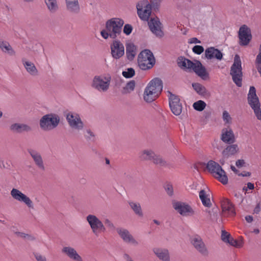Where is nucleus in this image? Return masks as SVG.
Returning a JSON list of instances; mask_svg holds the SVG:
<instances>
[{"label":"nucleus","instance_id":"nucleus-54","mask_svg":"<svg viewBox=\"0 0 261 261\" xmlns=\"http://www.w3.org/2000/svg\"><path fill=\"white\" fill-rule=\"evenodd\" d=\"M35 257L37 261H46V257L39 253L35 254Z\"/></svg>","mask_w":261,"mask_h":261},{"label":"nucleus","instance_id":"nucleus-13","mask_svg":"<svg viewBox=\"0 0 261 261\" xmlns=\"http://www.w3.org/2000/svg\"><path fill=\"white\" fill-rule=\"evenodd\" d=\"M66 118L69 126L72 128L79 130H82L83 128L84 123L78 114L69 112L66 114Z\"/></svg>","mask_w":261,"mask_h":261},{"label":"nucleus","instance_id":"nucleus-3","mask_svg":"<svg viewBox=\"0 0 261 261\" xmlns=\"http://www.w3.org/2000/svg\"><path fill=\"white\" fill-rule=\"evenodd\" d=\"M229 74L236 86L238 87H242L243 76V69L241 60L238 55L234 56L233 63L230 67Z\"/></svg>","mask_w":261,"mask_h":261},{"label":"nucleus","instance_id":"nucleus-22","mask_svg":"<svg viewBox=\"0 0 261 261\" xmlns=\"http://www.w3.org/2000/svg\"><path fill=\"white\" fill-rule=\"evenodd\" d=\"M145 89L152 91L159 95L163 89L162 81L159 78H154L149 83Z\"/></svg>","mask_w":261,"mask_h":261},{"label":"nucleus","instance_id":"nucleus-9","mask_svg":"<svg viewBox=\"0 0 261 261\" xmlns=\"http://www.w3.org/2000/svg\"><path fill=\"white\" fill-rule=\"evenodd\" d=\"M137 14L140 18L144 21H148L151 13V5L147 0L139 2L136 6Z\"/></svg>","mask_w":261,"mask_h":261},{"label":"nucleus","instance_id":"nucleus-40","mask_svg":"<svg viewBox=\"0 0 261 261\" xmlns=\"http://www.w3.org/2000/svg\"><path fill=\"white\" fill-rule=\"evenodd\" d=\"M255 63L257 71L259 73L261 77V44L259 45L258 48V54L256 56Z\"/></svg>","mask_w":261,"mask_h":261},{"label":"nucleus","instance_id":"nucleus-25","mask_svg":"<svg viewBox=\"0 0 261 261\" xmlns=\"http://www.w3.org/2000/svg\"><path fill=\"white\" fill-rule=\"evenodd\" d=\"M10 129L14 133L21 134L24 132H29L31 131L32 128L26 124L14 123L10 126Z\"/></svg>","mask_w":261,"mask_h":261},{"label":"nucleus","instance_id":"nucleus-4","mask_svg":"<svg viewBox=\"0 0 261 261\" xmlns=\"http://www.w3.org/2000/svg\"><path fill=\"white\" fill-rule=\"evenodd\" d=\"M155 63V58L149 49H144L138 55V64L141 69L143 70L150 69Z\"/></svg>","mask_w":261,"mask_h":261},{"label":"nucleus","instance_id":"nucleus-34","mask_svg":"<svg viewBox=\"0 0 261 261\" xmlns=\"http://www.w3.org/2000/svg\"><path fill=\"white\" fill-rule=\"evenodd\" d=\"M158 96L159 95L156 94L154 92L145 89L144 92V99L147 102H152L158 97Z\"/></svg>","mask_w":261,"mask_h":261},{"label":"nucleus","instance_id":"nucleus-60","mask_svg":"<svg viewBox=\"0 0 261 261\" xmlns=\"http://www.w3.org/2000/svg\"><path fill=\"white\" fill-rule=\"evenodd\" d=\"M245 220L248 223H251L253 221V217L251 216L248 215L245 217Z\"/></svg>","mask_w":261,"mask_h":261},{"label":"nucleus","instance_id":"nucleus-28","mask_svg":"<svg viewBox=\"0 0 261 261\" xmlns=\"http://www.w3.org/2000/svg\"><path fill=\"white\" fill-rule=\"evenodd\" d=\"M221 207L223 212L229 215L233 216L236 215L234 205L228 199L225 198L222 201Z\"/></svg>","mask_w":261,"mask_h":261},{"label":"nucleus","instance_id":"nucleus-55","mask_svg":"<svg viewBox=\"0 0 261 261\" xmlns=\"http://www.w3.org/2000/svg\"><path fill=\"white\" fill-rule=\"evenodd\" d=\"M105 224L109 228H111V229H114L115 228V226L113 224V223L110 221L109 220V219H107L105 221Z\"/></svg>","mask_w":261,"mask_h":261},{"label":"nucleus","instance_id":"nucleus-38","mask_svg":"<svg viewBox=\"0 0 261 261\" xmlns=\"http://www.w3.org/2000/svg\"><path fill=\"white\" fill-rule=\"evenodd\" d=\"M47 8L51 13H55L58 9L57 0H45Z\"/></svg>","mask_w":261,"mask_h":261},{"label":"nucleus","instance_id":"nucleus-32","mask_svg":"<svg viewBox=\"0 0 261 261\" xmlns=\"http://www.w3.org/2000/svg\"><path fill=\"white\" fill-rule=\"evenodd\" d=\"M22 61L26 70L32 76H36L38 75V70L33 63L24 61V60H22Z\"/></svg>","mask_w":261,"mask_h":261},{"label":"nucleus","instance_id":"nucleus-52","mask_svg":"<svg viewBox=\"0 0 261 261\" xmlns=\"http://www.w3.org/2000/svg\"><path fill=\"white\" fill-rule=\"evenodd\" d=\"M162 0H150V4L153 8H158L159 7Z\"/></svg>","mask_w":261,"mask_h":261},{"label":"nucleus","instance_id":"nucleus-51","mask_svg":"<svg viewBox=\"0 0 261 261\" xmlns=\"http://www.w3.org/2000/svg\"><path fill=\"white\" fill-rule=\"evenodd\" d=\"M165 188V190H166V192L169 196H171L173 195V189L172 186L171 185H170V184L167 185Z\"/></svg>","mask_w":261,"mask_h":261},{"label":"nucleus","instance_id":"nucleus-47","mask_svg":"<svg viewBox=\"0 0 261 261\" xmlns=\"http://www.w3.org/2000/svg\"><path fill=\"white\" fill-rule=\"evenodd\" d=\"M192 50L195 54L200 55L203 52L204 48L202 46L197 45L193 47Z\"/></svg>","mask_w":261,"mask_h":261},{"label":"nucleus","instance_id":"nucleus-53","mask_svg":"<svg viewBox=\"0 0 261 261\" xmlns=\"http://www.w3.org/2000/svg\"><path fill=\"white\" fill-rule=\"evenodd\" d=\"M245 162L243 159L238 160L236 162V165L238 168H241L245 166Z\"/></svg>","mask_w":261,"mask_h":261},{"label":"nucleus","instance_id":"nucleus-16","mask_svg":"<svg viewBox=\"0 0 261 261\" xmlns=\"http://www.w3.org/2000/svg\"><path fill=\"white\" fill-rule=\"evenodd\" d=\"M148 24L150 31L156 37L162 38L164 33L162 30V24L158 17L151 18L148 22Z\"/></svg>","mask_w":261,"mask_h":261},{"label":"nucleus","instance_id":"nucleus-46","mask_svg":"<svg viewBox=\"0 0 261 261\" xmlns=\"http://www.w3.org/2000/svg\"><path fill=\"white\" fill-rule=\"evenodd\" d=\"M230 237L231 236L229 233L225 230H222L221 239L223 242L225 243L229 242Z\"/></svg>","mask_w":261,"mask_h":261},{"label":"nucleus","instance_id":"nucleus-27","mask_svg":"<svg viewBox=\"0 0 261 261\" xmlns=\"http://www.w3.org/2000/svg\"><path fill=\"white\" fill-rule=\"evenodd\" d=\"M153 252L162 261H170V257L168 249L165 248H154Z\"/></svg>","mask_w":261,"mask_h":261},{"label":"nucleus","instance_id":"nucleus-64","mask_svg":"<svg viewBox=\"0 0 261 261\" xmlns=\"http://www.w3.org/2000/svg\"><path fill=\"white\" fill-rule=\"evenodd\" d=\"M230 169L232 171H233L235 173H237L238 174L239 171L236 169V168L233 166V165L230 166Z\"/></svg>","mask_w":261,"mask_h":261},{"label":"nucleus","instance_id":"nucleus-2","mask_svg":"<svg viewBox=\"0 0 261 261\" xmlns=\"http://www.w3.org/2000/svg\"><path fill=\"white\" fill-rule=\"evenodd\" d=\"M178 65L182 69L186 71H194L197 75L202 80H205L208 78L209 74L206 70L205 67L202 66L200 61H197L196 63L189 59L181 57L178 59Z\"/></svg>","mask_w":261,"mask_h":261},{"label":"nucleus","instance_id":"nucleus-49","mask_svg":"<svg viewBox=\"0 0 261 261\" xmlns=\"http://www.w3.org/2000/svg\"><path fill=\"white\" fill-rule=\"evenodd\" d=\"M133 31V27L129 24H126L123 28V33L126 35H129L131 34Z\"/></svg>","mask_w":261,"mask_h":261},{"label":"nucleus","instance_id":"nucleus-35","mask_svg":"<svg viewBox=\"0 0 261 261\" xmlns=\"http://www.w3.org/2000/svg\"><path fill=\"white\" fill-rule=\"evenodd\" d=\"M192 87L199 95L201 96H205L207 95V91L206 88L201 84L198 83H193Z\"/></svg>","mask_w":261,"mask_h":261},{"label":"nucleus","instance_id":"nucleus-39","mask_svg":"<svg viewBox=\"0 0 261 261\" xmlns=\"http://www.w3.org/2000/svg\"><path fill=\"white\" fill-rule=\"evenodd\" d=\"M155 153L150 150H144L140 155V158L143 160H152Z\"/></svg>","mask_w":261,"mask_h":261},{"label":"nucleus","instance_id":"nucleus-18","mask_svg":"<svg viewBox=\"0 0 261 261\" xmlns=\"http://www.w3.org/2000/svg\"><path fill=\"white\" fill-rule=\"evenodd\" d=\"M111 51L114 59H120L124 55L123 44L119 40H114L111 45Z\"/></svg>","mask_w":261,"mask_h":261},{"label":"nucleus","instance_id":"nucleus-6","mask_svg":"<svg viewBox=\"0 0 261 261\" xmlns=\"http://www.w3.org/2000/svg\"><path fill=\"white\" fill-rule=\"evenodd\" d=\"M247 101L249 105L253 110L257 119L261 120V109L259 98L256 93V89L254 86H251L247 95Z\"/></svg>","mask_w":261,"mask_h":261},{"label":"nucleus","instance_id":"nucleus-45","mask_svg":"<svg viewBox=\"0 0 261 261\" xmlns=\"http://www.w3.org/2000/svg\"><path fill=\"white\" fill-rule=\"evenodd\" d=\"M135 85L136 83L134 80L130 81L126 84L125 87L124 88V90L127 92H130L134 90Z\"/></svg>","mask_w":261,"mask_h":261},{"label":"nucleus","instance_id":"nucleus-15","mask_svg":"<svg viewBox=\"0 0 261 261\" xmlns=\"http://www.w3.org/2000/svg\"><path fill=\"white\" fill-rule=\"evenodd\" d=\"M169 106L172 112L176 116L179 115L182 111V105L177 96L168 91Z\"/></svg>","mask_w":261,"mask_h":261},{"label":"nucleus","instance_id":"nucleus-23","mask_svg":"<svg viewBox=\"0 0 261 261\" xmlns=\"http://www.w3.org/2000/svg\"><path fill=\"white\" fill-rule=\"evenodd\" d=\"M221 139L226 143L231 144L233 143L235 141L234 133L231 128H223L222 130Z\"/></svg>","mask_w":261,"mask_h":261},{"label":"nucleus","instance_id":"nucleus-10","mask_svg":"<svg viewBox=\"0 0 261 261\" xmlns=\"http://www.w3.org/2000/svg\"><path fill=\"white\" fill-rule=\"evenodd\" d=\"M86 220L95 236H98L100 232L106 230L104 225L96 216L89 215L87 216Z\"/></svg>","mask_w":261,"mask_h":261},{"label":"nucleus","instance_id":"nucleus-19","mask_svg":"<svg viewBox=\"0 0 261 261\" xmlns=\"http://www.w3.org/2000/svg\"><path fill=\"white\" fill-rule=\"evenodd\" d=\"M116 231L125 243L134 245H138V241L135 239L127 229L123 228H117Z\"/></svg>","mask_w":261,"mask_h":261},{"label":"nucleus","instance_id":"nucleus-7","mask_svg":"<svg viewBox=\"0 0 261 261\" xmlns=\"http://www.w3.org/2000/svg\"><path fill=\"white\" fill-rule=\"evenodd\" d=\"M60 117L56 114H49L43 116L40 120V126L44 131L55 128L59 124Z\"/></svg>","mask_w":261,"mask_h":261},{"label":"nucleus","instance_id":"nucleus-63","mask_svg":"<svg viewBox=\"0 0 261 261\" xmlns=\"http://www.w3.org/2000/svg\"><path fill=\"white\" fill-rule=\"evenodd\" d=\"M228 158H224V156H222V159H221L220 160H219V162L222 165H223L225 163V160L226 159H227Z\"/></svg>","mask_w":261,"mask_h":261},{"label":"nucleus","instance_id":"nucleus-36","mask_svg":"<svg viewBox=\"0 0 261 261\" xmlns=\"http://www.w3.org/2000/svg\"><path fill=\"white\" fill-rule=\"evenodd\" d=\"M128 204L131 207V208L133 210L134 213L138 216L140 217H142L143 215L142 210L141 208V205L139 203L135 202L133 201H129Z\"/></svg>","mask_w":261,"mask_h":261},{"label":"nucleus","instance_id":"nucleus-14","mask_svg":"<svg viewBox=\"0 0 261 261\" xmlns=\"http://www.w3.org/2000/svg\"><path fill=\"white\" fill-rule=\"evenodd\" d=\"M238 36L241 46L248 45L252 38L250 29L245 24L240 28Z\"/></svg>","mask_w":261,"mask_h":261},{"label":"nucleus","instance_id":"nucleus-26","mask_svg":"<svg viewBox=\"0 0 261 261\" xmlns=\"http://www.w3.org/2000/svg\"><path fill=\"white\" fill-rule=\"evenodd\" d=\"M205 56L207 59H212L216 58L218 60H222L223 54L221 51L214 47H210L206 49L205 51Z\"/></svg>","mask_w":261,"mask_h":261},{"label":"nucleus","instance_id":"nucleus-17","mask_svg":"<svg viewBox=\"0 0 261 261\" xmlns=\"http://www.w3.org/2000/svg\"><path fill=\"white\" fill-rule=\"evenodd\" d=\"M12 197L18 201L23 202L29 208H33V201L31 199L17 189L13 188L11 191Z\"/></svg>","mask_w":261,"mask_h":261},{"label":"nucleus","instance_id":"nucleus-8","mask_svg":"<svg viewBox=\"0 0 261 261\" xmlns=\"http://www.w3.org/2000/svg\"><path fill=\"white\" fill-rule=\"evenodd\" d=\"M111 76H95L91 83V87L100 92H106L109 88Z\"/></svg>","mask_w":261,"mask_h":261},{"label":"nucleus","instance_id":"nucleus-37","mask_svg":"<svg viewBox=\"0 0 261 261\" xmlns=\"http://www.w3.org/2000/svg\"><path fill=\"white\" fill-rule=\"evenodd\" d=\"M199 198L204 206L208 207H211L212 203L210 199L207 197L205 191L204 190H201L199 192Z\"/></svg>","mask_w":261,"mask_h":261},{"label":"nucleus","instance_id":"nucleus-21","mask_svg":"<svg viewBox=\"0 0 261 261\" xmlns=\"http://www.w3.org/2000/svg\"><path fill=\"white\" fill-rule=\"evenodd\" d=\"M145 89L152 91L159 95L163 89L162 81L159 78H154L149 83Z\"/></svg>","mask_w":261,"mask_h":261},{"label":"nucleus","instance_id":"nucleus-43","mask_svg":"<svg viewBox=\"0 0 261 261\" xmlns=\"http://www.w3.org/2000/svg\"><path fill=\"white\" fill-rule=\"evenodd\" d=\"M84 137L88 141L93 142L95 140V135L90 129L86 130Z\"/></svg>","mask_w":261,"mask_h":261},{"label":"nucleus","instance_id":"nucleus-12","mask_svg":"<svg viewBox=\"0 0 261 261\" xmlns=\"http://www.w3.org/2000/svg\"><path fill=\"white\" fill-rule=\"evenodd\" d=\"M190 242L194 248L202 255L208 256L209 252L208 249L201 237L196 234L190 238Z\"/></svg>","mask_w":261,"mask_h":261},{"label":"nucleus","instance_id":"nucleus-31","mask_svg":"<svg viewBox=\"0 0 261 261\" xmlns=\"http://www.w3.org/2000/svg\"><path fill=\"white\" fill-rule=\"evenodd\" d=\"M137 47L133 43H129L126 45V55L129 61L134 60L136 55Z\"/></svg>","mask_w":261,"mask_h":261},{"label":"nucleus","instance_id":"nucleus-58","mask_svg":"<svg viewBox=\"0 0 261 261\" xmlns=\"http://www.w3.org/2000/svg\"><path fill=\"white\" fill-rule=\"evenodd\" d=\"M15 233L18 237H20V238H24L25 239V237H26V234L27 233H25L24 232H19V231H17V232H15Z\"/></svg>","mask_w":261,"mask_h":261},{"label":"nucleus","instance_id":"nucleus-44","mask_svg":"<svg viewBox=\"0 0 261 261\" xmlns=\"http://www.w3.org/2000/svg\"><path fill=\"white\" fill-rule=\"evenodd\" d=\"M135 74V70L133 68H128L126 71H122V74L125 78L132 77Z\"/></svg>","mask_w":261,"mask_h":261},{"label":"nucleus","instance_id":"nucleus-61","mask_svg":"<svg viewBox=\"0 0 261 261\" xmlns=\"http://www.w3.org/2000/svg\"><path fill=\"white\" fill-rule=\"evenodd\" d=\"M247 188L248 189H249V190H253L254 189V185L253 183L252 182H248L247 184Z\"/></svg>","mask_w":261,"mask_h":261},{"label":"nucleus","instance_id":"nucleus-30","mask_svg":"<svg viewBox=\"0 0 261 261\" xmlns=\"http://www.w3.org/2000/svg\"><path fill=\"white\" fill-rule=\"evenodd\" d=\"M239 151L237 144H231L227 146L222 152V155L225 158H229L234 155Z\"/></svg>","mask_w":261,"mask_h":261},{"label":"nucleus","instance_id":"nucleus-24","mask_svg":"<svg viewBox=\"0 0 261 261\" xmlns=\"http://www.w3.org/2000/svg\"><path fill=\"white\" fill-rule=\"evenodd\" d=\"M62 252L73 260L83 261L82 257L77 253L75 249L71 247H64L62 249Z\"/></svg>","mask_w":261,"mask_h":261},{"label":"nucleus","instance_id":"nucleus-42","mask_svg":"<svg viewBox=\"0 0 261 261\" xmlns=\"http://www.w3.org/2000/svg\"><path fill=\"white\" fill-rule=\"evenodd\" d=\"M152 161L154 164L160 166H165L166 165V162L160 155L155 154Z\"/></svg>","mask_w":261,"mask_h":261},{"label":"nucleus","instance_id":"nucleus-33","mask_svg":"<svg viewBox=\"0 0 261 261\" xmlns=\"http://www.w3.org/2000/svg\"><path fill=\"white\" fill-rule=\"evenodd\" d=\"M0 48L5 53H7L9 55L13 56L15 54V51L13 50L9 42L0 39Z\"/></svg>","mask_w":261,"mask_h":261},{"label":"nucleus","instance_id":"nucleus-57","mask_svg":"<svg viewBox=\"0 0 261 261\" xmlns=\"http://www.w3.org/2000/svg\"><path fill=\"white\" fill-rule=\"evenodd\" d=\"M200 41L197 38L193 37L190 39L189 43H200Z\"/></svg>","mask_w":261,"mask_h":261},{"label":"nucleus","instance_id":"nucleus-59","mask_svg":"<svg viewBox=\"0 0 261 261\" xmlns=\"http://www.w3.org/2000/svg\"><path fill=\"white\" fill-rule=\"evenodd\" d=\"M260 211V204H259V203H258L255 207V208L253 210V212H254V213L258 214Z\"/></svg>","mask_w":261,"mask_h":261},{"label":"nucleus","instance_id":"nucleus-48","mask_svg":"<svg viewBox=\"0 0 261 261\" xmlns=\"http://www.w3.org/2000/svg\"><path fill=\"white\" fill-rule=\"evenodd\" d=\"M222 118L223 121L226 123H229L231 120V118L230 115L229 114L228 112L226 111H223Z\"/></svg>","mask_w":261,"mask_h":261},{"label":"nucleus","instance_id":"nucleus-56","mask_svg":"<svg viewBox=\"0 0 261 261\" xmlns=\"http://www.w3.org/2000/svg\"><path fill=\"white\" fill-rule=\"evenodd\" d=\"M251 175V172H247V171H244L242 173H238L239 176H243V177H249V176H250Z\"/></svg>","mask_w":261,"mask_h":261},{"label":"nucleus","instance_id":"nucleus-1","mask_svg":"<svg viewBox=\"0 0 261 261\" xmlns=\"http://www.w3.org/2000/svg\"><path fill=\"white\" fill-rule=\"evenodd\" d=\"M123 24L124 21L121 18H111L106 21L105 29L101 31L100 34L105 39L109 37L115 39L121 33Z\"/></svg>","mask_w":261,"mask_h":261},{"label":"nucleus","instance_id":"nucleus-62","mask_svg":"<svg viewBox=\"0 0 261 261\" xmlns=\"http://www.w3.org/2000/svg\"><path fill=\"white\" fill-rule=\"evenodd\" d=\"M26 237H25V239L28 240H30V241H33V240H35V238L31 235V234H26Z\"/></svg>","mask_w":261,"mask_h":261},{"label":"nucleus","instance_id":"nucleus-11","mask_svg":"<svg viewBox=\"0 0 261 261\" xmlns=\"http://www.w3.org/2000/svg\"><path fill=\"white\" fill-rule=\"evenodd\" d=\"M174 209L182 216H192L195 212L192 207L188 203L181 201H172Z\"/></svg>","mask_w":261,"mask_h":261},{"label":"nucleus","instance_id":"nucleus-50","mask_svg":"<svg viewBox=\"0 0 261 261\" xmlns=\"http://www.w3.org/2000/svg\"><path fill=\"white\" fill-rule=\"evenodd\" d=\"M229 243L230 245L232 246H234L236 247H240L241 246V244L236 240L233 238L230 237L229 240V242H227Z\"/></svg>","mask_w":261,"mask_h":261},{"label":"nucleus","instance_id":"nucleus-41","mask_svg":"<svg viewBox=\"0 0 261 261\" xmlns=\"http://www.w3.org/2000/svg\"><path fill=\"white\" fill-rule=\"evenodd\" d=\"M206 106V103L201 100L195 102L193 105V108L197 111H202Z\"/></svg>","mask_w":261,"mask_h":261},{"label":"nucleus","instance_id":"nucleus-20","mask_svg":"<svg viewBox=\"0 0 261 261\" xmlns=\"http://www.w3.org/2000/svg\"><path fill=\"white\" fill-rule=\"evenodd\" d=\"M28 152L31 156L37 167L41 170H44L45 166L41 154L36 150L32 148L28 149Z\"/></svg>","mask_w":261,"mask_h":261},{"label":"nucleus","instance_id":"nucleus-5","mask_svg":"<svg viewBox=\"0 0 261 261\" xmlns=\"http://www.w3.org/2000/svg\"><path fill=\"white\" fill-rule=\"evenodd\" d=\"M206 168L222 184L226 185L228 183L226 173L218 163L210 160L206 164Z\"/></svg>","mask_w":261,"mask_h":261},{"label":"nucleus","instance_id":"nucleus-29","mask_svg":"<svg viewBox=\"0 0 261 261\" xmlns=\"http://www.w3.org/2000/svg\"><path fill=\"white\" fill-rule=\"evenodd\" d=\"M67 10L72 13L77 14L80 11L78 0H65Z\"/></svg>","mask_w":261,"mask_h":261}]
</instances>
